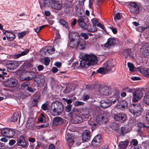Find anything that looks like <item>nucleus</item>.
Wrapping results in <instances>:
<instances>
[{"instance_id":"8fccbe9b","label":"nucleus","mask_w":149,"mask_h":149,"mask_svg":"<svg viewBox=\"0 0 149 149\" xmlns=\"http://www.w3.org/2000/svg\"><path fill=\"white\" fill-rule=\"evenodd\" d=\"M131 54V51L130 49H128L126 50L125 52V58H127L128 57L129 55H130Z\"/></svg>"},{"instance_id":"864d4df0","label":"nucleus","mask_w":149,"mask_h":149,"mask_svg":"<svg viewBox=\"0 0 149 149\" xmlns=\"http://www.w3.org/2000/svg\"><path fill=\"white\" fill-rule=\"evenodd\" d=\"M121 16L120 15V13H117L115 14L114 17V19L115 20H120L121 19Z\"/></svg>"},{"instance_id":"6e6d98bb","label":"nucleus","mask_w":149,"mask_h":149,"mask_svg":"<svg viewBox=\"0 0 149 149\" xmlns=\"http://www.w3.org/2000/svg\"><path fill=\"white\" fill-rule=\"evenodd\" d=\"M37 68L38 70L39 71L42 70L44 68V66L41 65H38L37 66Z\"/></svg>"},{"instance_id":"f257e3e1","label":"nucleus","mask_w":149,"mask_h":149,"mask_svg":"<svg viewBox=\"0 0 149 149\" xmlns=\"http://www.w3.org/2000/svg\"><path fill=\"white\" fill-rule=\"evenodd\" d=\"M26 66H24L23 69V72L24 73L26 72L28 75V76L25 77L24 79V80L29 81L35 78V81L38 83L41 82V78H42L41 75H38L36 77V73L34 72L29 71L31 70L30 68L32 66V65L30 63H28L27 64H25Z\"/></svg>"},{"instance_id":"f704fd0d","label":"nucleus","mask_w":149,"mask_h":149,"mask_svg":"<svg viewBox=\"0 0 149 149\" xmlns=\"http://www.w3.org/2000/svg\"><path fill=\"white\" fill-rule=\"evenodd\" d=\"M129 142L127 141L121 142L120 143V149H124L127 146Z\"/></svg>"},{"instance_id":"37998d69","label":"nucleus","mask_w":149,"mask_h":149,"mask_svg":"<svg viewBox=\"0 0 149 149\" xmlns=\"http://www.w3.org/2000/svg\"><path fill=\"white\" fill-rule=\"evenodd\" d=\"M44 60L45 64L47 66L49 65L50 62L49 58L48 57H45Z\"/></svg>"},{"instance_id":"9b49d317","label":"nucleus","mask_w":149,"mask_h":149,"mask_svg":"<svg viewBox=\"0 0 149 149\" xmlns=\"http://www.w3.org/2000/svg\"><path fill=\"white\" fill-rule=\"evenodd\" d=\"M100 93L104 96H107L111 94V92L110 89L106 86H102L100 88Z\"/></svg>"},{"instance_id":"58836bf2","label":"nucleus","mask_w":149,"mask_h":149,"mask_svg":"<svg viewBox=\"0 0 149 149\" xmlns=\"http://www.w3.org/2000/svg\"><path fill=\"white\" fill-rule=\"evenodd\" d=\"M123 90L125 92L131 93L134 91L135 89L134 88H131L129 86H126L124 87Z\"/></svg>"},{"instance_id":"a18cd8bd","label":"nucleus","mask_w":149,"mask_h":149,"mask_svg":"<svg viewBox=\"0 0 149 149\" xmlns=\"http://www.w3.org/2000/svg\"><path fill=\"white\" fill-rule=\"evenodd\" d=\"M80 35L81 37H83L85 39H87L88 38V36L87 33H82L80 34Z\"/></svg>"},{"instance_id":"a211bd4d","label":"nucleus","mask_w":149,"mask_h":149,"mask_svg":"<svg viewBox=\"0 0 149 149\" xmlns=\"http://www.w3.org/2000/svg\"><path fill=\"white\" fill-rule=\"evenodd\" d=\"M17 144L23 148H25L26 146V142L24 137L20 136L17 139Z\"/></svg>"},{"instance_id":"79ce46f5","label":"nucleus","mask_w":149,"mask_h":149,"mask_svg":"<svg viewBox=\"0 0 149 149\" xmlns=\"http://www.w3.org/2000/svg\"><path fill=\"white\" fill-rule=\"evenodd\" d=\"M84 104V103L83 102L77 101L74 103V105L76 106H79L83 105Z\"/></svg>"},{"instance_id":"e433bc0d","label":"nucleus","mask_w":149,"mask_h":149,"mask_svg":"<svg viewBox=\"0 0 149 149\" xmlns=\"http://www.w3.org/2000/svg\"><path fill=\"white\" fill-rule=\"evenodd\" d=\"M26 126L28 128L32 130H34L35 128L36 127H35V124L34 122H30L29 121L27 122Z\"/></svg>"},{"instance_id":"bf43d9fd","label":"nucleus","mask_w":149,"mask_h":149,"mask_svg":"<svg viewBox=\"0 0 149 149\" xmlns=\"http://www.w3.org/2000/svg\"><path fill=\"white\" fill-rule=\"evenodd\" d=\"M117 101H118V100L116 97L113 98L112 99L111 101H110L111 103H112L113 104L115 103Z\"/></svg>"},{"instance_id":"de8ad7c7","label":"nucleus","mask_w":149,"mask_h":149,"mask_svg":"<svg viewBox=\"0 0 149 149\" xmlns=\"http://www.w3.org/2000/svg\"><path fill=\"white\" fill-rule=\"evenodd\" d=\"M91 21L93 25H95L96 26L97 24L99 22L98 19L96 18H94L91 19Z\"/></svg>"},{"instance_id":"bb28decb","label":"nucleus","mask_w":149,"mask_h":149,"mask_svg":"<svg viewBox=\"0 0 149 149\" xmlns=\"http://www.w3.org/2000/svg\"><path fill=\"white\" fill-rule=\"evenodd\" d=\"M88 31L90 32H94L97 31V29L95 25H92L88 23L87 25L86 29Z\"/></svg>"},{"instance_id":"20e7f679","label":"nucleus","mask_w":149,"mask_h":149,"mask_svg":"<svg viewBox=\"0 0 149 149\" xmlns=\"http://www.w3.org/2000/svg\"><path fill=\"white\" fill-rule=\"evenodd\" d=\"M80 38V37L77 33H72L70 34L69 37V45L71 47H77Z\"/></svg>"},{"instance_id":"2f4dec72","label":"nucleus","mask_w":149,"mask_h":149,"mask_svg":"<svg viewBox=\"0 0 149 149\" xmlns=\"http://www.w3.org/2000/svg\"><path fill=\"white\" fill-rule=\"evenodd\" d=\"M140 72L145 76L148 77L149 74V70L146 68H142L140 69Z\"/></svg>"},{"instance_id":"0e129e2a","label":"nucleus","mask_w":149,"mask_h":149,"mask_svg":"<svg viewBox=\"0 0 149 149\" xmlns=\"http://www.w3.org/2000/svg\"><path fill=\"white\" fill-rule=\"evenodd\" d=\"M29 83L28 81L24 82L23 83L22 86V87H23L24 88L26 87L29 85Z\"/></svg>"},{"instance_id":"393cba45","label":"nucleus","mask_w":149,"mask_h":149,"mask_svg":"<svg viewBox=\"0 0 149 149\" xmlns=\"http://www.w3.org/2000/svg\"><path fill=\"white\" fill-rule=\"evenodd\" d=\"M101 104V106L103 108H107L110 107L111 103L109 100H107L106 101L102 100Z\"/></svg>"},{"instance_id":"09e8293b","label":"nucleus","mask_w":149,"mask_h":149,"mask_svg":"<svg viewBox=\"0 0 149 149\" xmlns=\"http://www.w3.org/2000/svg\"><path fill=\"white\" fill-rule=\"evenodd\" d=\"M72 106L71 104H68L65 108V110L67 112H70L71 110Z\"/></svg>"},{"instance_id":"e2e57ef3","label":"nucleus","mask_w":149,"mask_h":149,"mask_svg":"<svg viewBox=\"0 0 149 149\" xmlns=\"http://www.w3.org/2000/svg\"><path fill=\"white\" fill-rule=\"evenodd\" d=\"M137 125L140 127H146V126H145V125L143 123L141 122H139L138 123H137Z\"/></svg>"},{"instance_id":"5fc2aeb1","label":"nucleus","mask_w":149,"mask_h":149,"mask_svg":"<svg viewBox=\"0 0 149 149\" xmlns=\"http://www.w3.org/2000/svg\"><path fill=\"white\" fill-rule=\"evenodd\" d=\"M145 30V29L142 26H139L136 28V30L140 32H142Z\"/></svg>"},{"instance_id":"a19ab883","label":"nucleus","mask_w":149,"mask_h":149,"mask_svg":"<svg viewBox=\"0 0 149 149\" xmlns=\"http://www.w3.org/2000/svg\"><path fill=\"white\" fill-rule=\"evenodd\" d=\"M127 66L129 68L130 70L131 71H134V69L135 68L134 65L132 63H127Z\"/></svg>"},{"instance_id":"7ed1b4c3","label":"nucleus","mask_w":149,"mask_h":149,"mask_svg":"<svg viewBox=\"0 0 149 149\" xmlns=\"http://www.w3.org/2000/svg\"><path fill=\"white\" fill-rule=\"evenodd\" d=\"M128 7L131 13L134 15L138 14L141 11V7L139 3L135 2H127Z\"/></svg>"},{"instance_id":"c9c22d12","label":"nucleus","mask_w":149,"mask_h":149,"mask_svg":"<svg viewBox=\"0 0 149 149\" xmlns=\"http://www.w3.org/2000/svg\"><path fill=\"white\" fill-rule=\"evenodd\" d=\"M143 102L149 105V91L145 95L143 98Z\"/></svg>"},{"instance_id":"69168bd1","label":"nucleus","mask_w":149,"mask_h":149,"mask_svg":"<svg viewBox=\"0 0 149 149\" xmlns=\"http://www.w3.org/2000/svg\"><path fill=\"white\" fill-rule=\"evenodd\" d=\"M5 70L6 69H2L0 68V71H2V74H3V76L5 75H6L7 74V73L6 72H4Z\"/></svg>"},{"instance_id":"7c9ffc66","label":"nucleus","mask_w":149,"mask_h":149,"mask_svg":"<svg viewBox=\"0 0 149 149\" xmlns=\"http://www.w3.org/2000/svg\"><path fill=\"white\" fill-rule=\"evenodd\" d=\"M55 50V49L54 48H53L51 46H49L46 47L44 49V51L45 52H47L50 54H52L53 53L52 52H54Z\"/></svg>"},{"instance_id":"6ab92c4d","label":"nucleus","mask_w":149,"mask_h":149,"mask_svg":"<svg viewBox=\"0 0 149 149\" xmlns=\"http://www.w3.org/2000/svg\"><path fill=\"white\" fill-rule=\"evenodd\" d=\"M91 133L88 130H85L83 132L82 135V139L83 140L85 141L89 140L91 137Z\"/></svg>"},{"instance_id":"4c0bfd02","label":"nucleus","mask_w":149,"mask_h":149,"mask_svg":"<svg viewBox=\"0 0 149 149\" xmlns=\"http://www.w3.org/2000/svg\"><path fill=\"white\" fill-rule=\"evenodd\" d=\"M51 0H44L43 5L46 8H49L51 7Z\"/></svg>"},{"instance_id":"4d7b16f0","label":"nucleus","mask_w":149,"mask_h":149,"mask_svg":"<svg viewBox=\"0 0 149 149\" xmlns=\"http://www.w3.org/2000/svg\"><path fill=\"white\" fill-rule=\"evenodd\" d=\"M132 143L134 146H136L138 143V142L136 139H133L132 141Z\"/></svg>"},{"instance_id":"ea45409f","label":"nucleus","mask_w":149,"mask_h":149,"mask_svg":"<svg viewBox=\"0 0 149 149\" xmlns=\"http://www.w3.org/2000/svg\"><path fill=\"white\" fill-rule=\"evenodd\" d=\"M19 116L18 113H14L12 117L11 118V121L13 122H15L17 120Z\"/></svg>"},{"instance_id":"f8f14e48","label":"nucleus","mask_w":149,"mask_h":149,"mask_svg":"<svg viewBox=\"0 0 149 149\" xmlns=\"http://www.w3.org/2000/svg\"><path fill=\"white\" fill-rule=\"evenodd\" d=\"M141 54L144 56H149V46L147 44L143 45L141 49Z\"/></svg>"},{"instance_id":"49530a36","label":"nucleus","mask_w":149,"mask_h":149,"mask_svg":"<svg viewBox=\"0 0 149 149\" xmlns=\"http://www.w3.org/2000/svg\"><path fill=\"white\" fill-rule=\"evenodd\" d=\"M48 105L46 104H43L41 107L42 109L44 111L47 110L48 109Z\"/></svg>"},{"instance_id":"f3484780","label":"nucleus","mask_w":149,"mask_h":149,"mask_svg":"<svg viewBox=\"0 0 149 149\" xmlns=\"http://www.w3.org/2000/svg\"><path fill=\"white\" fill-rule=\"evenodd\" d=\"M71 121L74 124H77L81 123L82 121V119L77 115L75 114L71 118Z\"/></svg>"},{"instance_id":"423d86ee","label":"nucleus","mask_w":149,"mask_h":149,"mask_svg":"<svg viewBox=\"0 0 149 149\" xmlns=\"http://www.w3.org/2000/svg\"><path fill=\"white\" fill-rule=\"evenodd\" d=\"M84 58L86 59L89 65H94L97 62V57L93 54H85Z\"/></svg>"},{"instance_id":"0eeeda50","label":"nucleus","mask_w":149,"mask_h":149,"mask_svg":"<svg viewBox=\"0 0 149 149\" xmlns=\"http://www.w3.org/2000/svg\"><path fill=\"white\" fill-rule=\"evenodd\" d=\"M1 133L3 136L8 138H11L15 135V132L13 129L6 128L3 130L1 131Z\"/></svg>"},{"instance_id":"c03bdc74","label":"nucleus","mask_w":149,"mask_h":149,"mask_svg":"<svg viewBox=\"0 0 149 149\" xmlns=\"http://www.w3.org/2000/svg\"><path fill=\"white\" fill-rule=\"evenodd\" d=\"M27 90L31 93H33L36 90V89L34 88H32L31 87L28 86L26 89Z\"/></svg>"},{"instance_id":"1a4fd4ad","label":"nucleus","mask_w":149,"mask_h":149,"mask_svg":"<svg viewBox=\"0 0 149 149\" xmlns=\"http://www.w3.org/2000/svg\"><path fill=\"white\" fill-rule=\"evenodd\" d=\"M19 65L16 61H9L6 63V67L8 69L13 70L17 68Z\"/></svg>"},{"instance_id":"13d9d810","label":"nucleus","mask_w":149,"mask_h":149,"mask_svg":"<svg viewBox=\"0 0 149 149\" xmlns=\"http://www.w3.org/2000/svg\"><path fill=\"white\" fill-rule=\"evenodd\" d=\"M16 142V141L14 139H11L9 141V144L10 145L12 146Z\"/></svg>"},{"instance_id":"f03ea898","label":"nucleus","mask_w":149,"mask_h":149,"mask_svg":"<svg viewBox=\"0 0 149 149\" xmlns=\"http://www.w3.org/2000/svg\"><path fill=\"white\" fill-rule=\"evenodd\" d=\"M51 109L53 114L59 116L62 114L64 109V107L61 102L56 101L52 103Z\"/></svg>"},{"instance_id":"052dcab7","label":"nucleus","mask_w":149,"mask_h":149,"mask_svg":"<svg viewBox=\"0 0 149 149\" xmlns=\"http://www.w3.org/2000/svg\"><path fill=\"white\" fill-rule=\"evenodd\" d=\"M109 28L113 32L114 34H116L117 33V31L116 29L113 28L112 26L109 27Z\"/></svg>"},{"instance_id":"3c124183","label":"nucleus","mask_w":149,"mask_h":149,"mask_svg":"<svg viewBox=\"0 0 149 149\" xmlns=\"http://www.w3.org/2000/svg\"><path fill=\"white\" fill-rule=\"evenodd\" d=\"M26 34V32L25 31L19 33L18 35V38L19 39L22 38Z\"/></svg>"},{"instance_id":"dca6fc26","label":"nucleus","mask_w":149,"mask_h":149,"mask_svg":"<svg viewBox=\"0 0 149 149\" xmlns=\"http://www.w3.org/2000/svg\"><path fill=\"white\" fill-rule=\"evenodd\" d=\"M67 143H68L70 147L72 146L74 143V137L73 134H68L65 136Z\"/></svg>"},{"instance_id":"4468645a","label":"nucleus","mask_w":149,"mask_h":149,"mask_svg":"<svg viewBox=\"0 0 149 149\" xmlns=\"http://www.w3.org/2000/svg\"><path fill=\"white\" fill-rule=\"evenodd\" d=\"M143 96V94L141 91H135L133 94L132 101L133 102H136L140 100Z\"/></svg>"},{"instance_id":"b1692460","label":"nucleus","mask_w":149,"mask_h":149,"mask_svg":"<svg viewBox=\"0 0 149 149\" xmlns=\"http://www.w3.org/2000/svg\"><path fill=\"white\" fill-rule=\"evenodd\" d=\"M63 122V118L59 117L54 118L53 120V123L54 125H60Z\"/></svg>"},{"instance_id":"9d476101","label":"nucleus","mask_w":149,"mask_h":149,"mask_svg":"<svg viewBox=\"0 0 149 149\" xmlns=\"http://www.w3.org/2000/svg\"><path fill=\"white\" fill-rule=\"evenodd\" d=\"M114 119L117 121L124 122L127 119L126 115L123 113H120L115 114L114 116Z\"/></svg>"},{"instance_id":"72a5a7b5","label":"nucleus","mask_w":149,"mask_h":149,"mask_svg":"<svg viewBox=\"0 0 149 149\" xmlns=\"http://www.w3.org/2000/svg\"><path fill=\"white\" fill-rule=\"evenodd\" d=\"M59 22L60 24L66 28H68L69 27L68 23L66 22L63 18L60 19L59 20Z\"/></svg>"},{"instance_id":"5701e85b","label":"nucleus","mask_w":149,"mask_h":149,"mask_svg":"<svg viewBox=\"0 0 149 149\" xmlns=\"http://www.w3.org/2000/svg\"><path fill=\"white\" fill-rule=\"evenodd\" d=\"M3 33L6 35L7 40L9 41H12L15 38L14 34L11 32L6 31Z\"/></svg>"},{"instance_id":"2eb2a0df","label":"nucleus","mask_w":149,"mask_h":149,"mask_svg":"<svg viewBox=\"0 0 149 149\" xmlns=\"http://www.w3.org/2000/svg\"><path fill=\"white\" fill-rule=\"evenodd\" d=\"M5 83L7 86L9 87H13L17 84V80L13 78L8 79L6 81Z\"/></svg>"},{"instance_id":"338daca9","label":"nucleus","mask_w":149,"mask_h":149,"mask_svg":"<svg viewBox=\"0 0 149 149\" xmlns=\"http://www.w3.org/2000/svg\"><path fill=\"white\" fill-rule=\"evenodd\" d=\"M77 23V20L76 19H73V21L71 22V24L72 26V27H73L75 26Z\"/></svg>"},{"instance_id":"412c9836","label":"nucleus","mask_w":149,"mask_h":149,"mask_svg":"<svg viewBox=\"0 0 149 149\" xmlns=\"http://www.w3.org/2000/svg\"><path fill=\"white\" fill-rule=\"evenodd\" d=\"M114 66V65L111 61H107L104 66L105 70L107 72H110L112 70V68Z\"/></svg>"},{"instance_id":"680f3d73","label":"nucleus","mask_w":149,"mask_h":149,"mask_svg":"<svg viewBox=\"0 0 149 149\" xmlns=\"http://www.w3.org/2000/svg\"><path fill=\"white\" fill-rule=\"evenodd\" d=\"M90 124L92 127V130H93V129H94L95 128H96V127L97 125V124L96 123L92 122L91 123H90Z\"/></svg>"},{"instance_id":"aec40b11","label":"nucleus","mask_w":149,"mask_h":149,"mask_svg":"<svg viewBox=\"0 0 149 149\" xmlns=\"http://www.w3.org/2000/svg\"><path fill=\"white\" fill-rule=\"evenodd\" d=\"M81 115L83 118H88L90 116L89 110L87 109H83L81 110Z\"/></svg>"},{"instance_id":"cd10ccee","label":"nucleus","mask_w":149,"mask_h":149,"mask_svg":"<svg viewBox=\"0 0 149 149\" xmlns=\"http://www.w3.org/2000/svg\"><path fill=\"white\" fill-rule=\"evenodd\" d=\"M84 55L82 56V59L80 61L79 64L80 66L82 68L85 67H88L89 65L86 59H84Z\"/></svg>"},{"instance_id":"4be33fe9","label":"nucleus","mask_w":149,"mask_h":149,"mask_svg":"<svg viewBox=\"0 0 149 149\" xmlns=\"http://www.w3.org/2000/svg\"><path fill=\"white\" fill-rule=\"evenodd\" d=\"M116 40L114 38H110L108 39L107 41L104 44V46L105 47L109 48L113 45L115 43Z\"/></svg>"},{"instance_id":"c85d7f7f","label":"nucleus","mask_w":149,"mask_h":149,"mask_svg":"<svg viewBox=\"0 0 149 149\" xmlns=\"http://www.w3.org/2000/svg\"><path fill=\"white\" fill-rule=\"evenodd\" d=\"M86 45V42L83 39L80 38L79 42V48L81 49H83L85 48V46Z\"/></svg>"},{"instance_id":"603ef678","label":"nucleus","mask_w":149,"mask_h":149,"mask_svg":"<svg viewBox=\"0 0 149 149\" xmlns=\"http://www.w3.org/2000/svg\"><path fill=\"white\" fill-rule=\"evenodd\" d=\"M106 71L105 70V67H104V68H100L99 69H98L97 71V72L100 73L102 74L104 72Z\"/></svg>"},{"instance_id":"ddd939ff","label":"nucleus","mask_w":149,"mask_h":149,"mask_svg":"<svg viewBox=\"0 0 149 149\" xmlns=\"http://www.w3.org/2000/svg\"><path fill=\"white\" fill-rule=\"evenodd\" d=\"M102 141L101 136L98 135L93 139L92 141V144L95 147L98 146L101 144Z\"/></svg>"},{"instance_id":"c756f323","label":"nucleus","mask_w":149,"mask_h":149,"mask_svg":"<svg viewBox=\"0 0 149 149\" xmlns=\"http://www.w3.org/2000/svg\"><path fill=\"white\" fill-rule=\"evenodd\" d=\"M29 50L27 49H26L24 51L21 52L20 53L17 54H15L14 55V57L15 58H17L21 56L25 55L27 54L29 52Z\"/></svg>"},{"instance_id":"39448f33","label":"nucleus","mask_w":149,"mask_h":149,"mask_svg":"<svg viewBox=\"0 0 149 149\" xmlns=\"http://www.w3.org/2000/svg\"><path fill=\"white\" fill-rule=\"evenodd\" d=\"M130 112L135 117L139 116L142 111V108L139 103L133 104L129 107Z\"/></svg>"},{"instance_id":"473e14b6","label":"nucleus","mask_w":149,"mask_h":149,"mask_svg":"<svg viewBox=\"0 0 149 149\" xmlns=\"http://www.w3.org/2000/svg\"><path fill=\"white\" fill-rule=\"evenodd\" d=\"M106 116L105 114H101L97 115L96 118V121L97 122L99 123V122L101 121L104 119Z\"/></svg>"},{"instance_id":"6e6552de","label":"nucleus","mask_w":149,"mask_h":149,"mask_svg":"<svg viewBox=\"0 0 149 149\" xmlns=\"http://www.w3.org/2000/svg\"><path fill=\"white\" fill-rule=\"evenodd\" d=\"M62 6L61 1L58 0H51V7L55 10H60Z\"/></svg>"},{"instance_id":"774afa93","label":"nucleus","mask_w":149,"mask_h":149,"mask_svg":"<svg viewBox=\"0 0 149 149\" xmlns=\"http://www.w3.org/2000/svg\"><path fill=\"white\" fill-rule=\"evenodd\" d=\"M146 118L147 123L149 124V112L146 114Z\"/></svg>"},{"instance_id":"a878e982","label":"nucleus","mask_w":149,"mask_h":149,"mask_svg":"<svg viewBox=\"0 0 149 149\" xmlns=\"http://www.w3.org/2000/svg\"><path fill=\"white\" fill-rule=\"evenodd\" d=\"M77 22L79 25L82 29L84 30H86L87 25L81 18H79L78 19Z\"/></svg>"}]
</instances>
